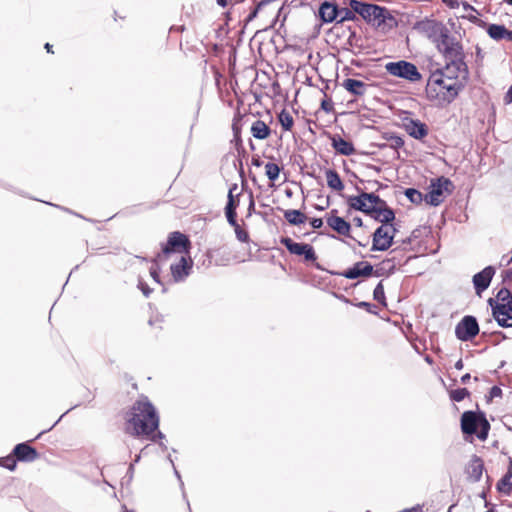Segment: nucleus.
I'll list each match as a JSON object with an SVG mask.
<instances>
[{
  "instance_id": "obj_28",
  "label": "nucleus",
  "mask_w": 512,
  "mask_h": 512,
  "mask_svg": "<svg viewBox=\"0 0 512 512\" xmlns=\"http://www.w3.org/2000/svg\"><path fill=\"white\" fill-rule=\"evenodd\" d=\"M401 260L398 259L396 256H393L391 258H387L382 261L381 267L377 268L374 272L376 276H382L385 272L388 274H392L395 270L396 264H400Z\"/></svg>"
},
{
  "instance_id": "obj_42",
  "label": "nucleus",
  "mask_w": 512,
  "mask_h": 512,
  "mask_svg": "<svg viewBox=\"0 0 512 512\" xmlns=\"http://www.w3.org/2000/svg\"><path fill=\"white\" fill-rule=\"evenodd\" d=\"M387 139L389 141L390 147L393 149L397 150L404 145V140L400 136L391 135Z\"/></svg>"
},
{
  "instance_id": "obj_31",
  "label": "nucleus",
  "mask_w": 512,
  "mask_h": 512,
  "mask_svg": "<svg viewBox=\"0 0 512 512\" xmlns=\"http://www.w3.org/2000/svg\"><path fill=\"white\" fill-rule=\"evenodd\" d=\"M497 490L505 495H510L512 491V475L505 474L497 483Z\"/></svg>"
},
{
  "instance_id": "obj_4",
  "label": "nucleus",
  "mask_w": 512,
  "mask_h": 512,
  "mask_svg": "<svg viewBox=\"0 0 512 512\" xmlns=\"http://www.w3.org/2000/svg\"><path fill=\"white\" fill-rule=\"evenodd\" d=\"M351 9L373 26L380 27L387 19H393L390 12L381 6L368 4L358 0L350 1Z\"/></svg>"
},
{
  "instance_id": "obj_29",
  "label": "nucleus",
  "mask_w": 512,
  "mask_h": 512,
  "mask_svg": "<svg viewBox=\"0 0 512 512\" xmlns=\"http://www.w3.org/2000/svg\"><path fill=\"white\" fill-rule=\"evenodd\" d=\"M284 218L291 225H301L304 224L307 220V216L301 212L300 210H285Z\"/></svg>"
},
{
  "instance_id": "obj_7",
  "label": "nucleus",
  "mask_w": 512,
  "mask_h": 512,
  "mask_svg": "<svg viewBox=\"0 0 512 512\" xmlns=\"http://www.w3.org/2000/svg\"><path fill=\"white\" fill-rule=\"evenodd\" d=\"M385 70L392 76L402 78L413 83L420 81L422 78V75L418 71L416 65L405 60L389 62L385 65Z\"/></svg>"
},
{
  "instance_id": "obj_15",
  "label": "nucleus",
  "mask_w": 512,
  "mask_h": 512,
  "mask_svg": "<svg viewBox=\"0 0 512 512\" xmlns=\"http://www.w3.org/2000/svg\"><path fill=\"white\" fill-rule=\"evenodd\" d=\"M374 272L373 266L366 261H359L355 263L352 267L346 269L345 271L339 273V275L347 278V279H357L359 277H368L372 275Z\"/></svg>"
},
{
  "instance_id": "obj_12",
  "label": "nucleus",
  "mask_w": 512,
  "mask_h": 512,
  "mask_svg": "<svg viewBox=\"0 0 512 512\" xmlns=\"http://www.w3.org/2000/svg\"><path fill=\"white\" fill-rule=\"evenodd\" d=\"M479 333V325L474 316H464L455 327V335L461 341H469Z\"/></svg>"
},
{
  "instance_id": "obj_51",
  "label": "nucleus",
  "mask_w": 512,
  "mask_h": 512,
  "mask_svg": "<svg viewBox=\"0 0 512 512\" xmlns=\"http://www.w3.org/2000/svg\"><path fill=\"white\" fill-rule=\"evenodd\" d=\"M261 10V8H258V5L255 6V8L250 12V14L248 15L247 17V21L250 22L252 21L253 19H255L259 13V11Z\"/></svg>"
},
{
  "instance_id": "obj_34",
  "label": "nucleus",
  "mask_w": 512,
  "mask_h": 512,
  "mask_svg": "<svg viewBox=\"0 0 512 512\" xmlns=\"http://www.w3.org/2000/svg\"><path fill=\"white\" fill-rule=\"evenodd\" d=\"M404 194L414 204H420L424 200L422 193L414 188H407Z\"/></svg>"
},
{
  "instance_id": "obj_19",
  "label": "nucleus",
  "mask_w": 512,
  "mask_h": 512,
  "mask_svg": "<svg viewBox=\"0 0 512 512\" xmlns=\"http://www.w3.org/2000/svg\"><path fill=\"white\" fill-rule=\"evenodd\" d=\"M327 225L336 231L338 234L350 237L351 225L344 218L336 215H331L326 219Z\"/></svg>"
},
{
  "instance_id": "obj_26",
  "label": "nucleus",
  "mask_w": 512,
  "mask_h": 512,
  "mask_svg": "<svg viewBox=\"0 0 512 512\" xmlns=\"http://www.w3.org/2000/svg\"><path fill=\"white\" fill-rule=\"evenodd\" d=\"M251 133L254 138L264 140L269 137L271 130L262 120H256L251 126Z\"/></svg>"
},
{
  "instance_id": "obj_47",
  "label": "nucleus",
  "mask_w": 512,
  "mask_h": 512,
  "mask_svg": "<svg viewBox=\"0 0 512 512\" xmlns=\"http://www.w3.org/2000/svg\"><path fill=\"white\" fill-rule=\"evenodd\" d=\"M355 306H357L359 308H364L369 313L376 314V312L373 310L374 305H372L369 302L361 301V302H358L357 304H355Z\"/></svg>"
},
{
  "instance_id": "obj_54",
  "label": "nucleus",
  "mask_w": 512,
  "mask_h": 512,
  "mask_svg": "<svg viewBox=\"0 0 512 512\" xmlns=\"http://www.w3.org/2000/svg\"><path fill=\"white\" fill-rule=\"evenodd\" d=\"M450 8H457L459 6L458 0H442Z\"/></svg>"
},
{
  "instance_id": "obj_13",
  "label": "nucleus",
  "mask_w": 512,
  "mask_h": 512,
  "mask_svg": "<svg viewBox=\"0 0 512 512\" xmlns=\"http://www.w3.org/2000/svg\"><path fill=\"white\" fill-rule=\"evenodd\" d=\"M495 273L496 268L489 265L472 277L473 287L477 296L481 297L482 293L488 289Z\"/></svg>"
},
{
  "instance_id": "obj_56",
  "label": "nucleus",
  "mask_w": 512,
  "mask_h": 512,
  "mask_svg": "<svg viewBox=\"0 0 512 512\" xmlns=\"http://www.w3.org/2000/svg\"><path fill=\"white\" fill-rule=\"evenodd\" d=\"M505 100L507 103H512V85L510 86L506 93Z\"/></svg>"
},
{
  "instance_id": "obj_23",
  "label": "nucleus",
  "mask_w": 512,
  "mask_h": 512,
  "mask_svg": "<svg viewBox=\"0 0 512 512\" xmlns=\"http://www.w3.org/2000/svg\"><path fill=\"white\" fill-rule=\"evenodd\" d=\"M350 208L361 211L367 215H373L374 206H369L362 192L358 196H350L347 199Z\"/></svg>"
},
{
  "instance_id": "obj_50",
  "label": "nucleus",
  "mask_w": 512,
  "mask_h": 512,
  "mask_svg": "<svg viewBox=\"0 0 512 512\" xmlns=\"http://www.w3.org/2000/svg\"><path fill=\"white\" fill-rule=\"evenodd\" d=\"M310 224H311L312 228L319 229L322 227L323 221L321 218H313V219H311Z\"/></svg>"
},
{
  "instance_id": "obj_58",
  "label": "nucleus",
  "mask_w": 512,
  "mask_h": 512,
  "mask_svg": "<svg viewBox=\"0 0 512 512\" xmlns=\"http://www.w3.org/2000/svg\"><path fill=\"white\" fill-rule=\"evenodd\" d=\"M471 378V375L469 373H466L464 374L462 377H461V382L463 384H466Z\"/></svg>"
},
{
  "instance_id": "obj_35",
  "label": "nucleus",
  "mask_w": 512,
  "mask_h": 512,
  "mask_svg": "<svg viewBox=\"0 0 512 512\" xmlns=\"http://www.w3.org/2000/svg\"><path fill=\"white\" fill-rule=\"evenodd\" d=\"M235 190H237V184H233L232 187L229 189L228 200L225 206V210L236 211L239 201L235 200L234 198L233 193Z\"/></svg>"
},
{
  "instance_id": "obj_61",
  "label": "nucleus",
  "mask_w": 512,
  "mask_h": 512,
  "mask_svg": "<svg viewBox=\"0 0 512 512\" xmlns=\"http://www.w3.org/2000/svg\"><path fill=\"white\" fill-rule=\"evenodd\" d=\"M133 473H134V463H131L129 465V468H128V471H127V474L129 475V477L131 478L133 476Z\"/></svg>"
},
{
  "instance_id": "obj_32",
  "label": "nucleus",
  "mask_w": 512,
  "mask_h": 512,
  "mask_svg": "<svg viewBox=\"0 0 512 512\" xmlns=\"http://www.w3.org/2000/svg\"><path fill=\"white\" fill-rule=\"evenodd\" d=\"M506 27L500 24H490L487 28L488 35L494 40H502Z\"/></svg>"
},
{
  "instance_id": "obj_62",
  "label": "nucleus",
  "mask_w": 512,
  "mask_h": 512,
  "mask_svg": "<svg viewBox=\"0 0 512 512\" xmlns=\"http://www.w3.org/2000/svg\"><path fill=\"white\" fill-rule=\"evenodd\" d=\"M506 307V310H508L510 313H512V300L509 303H503Z\"/></svg>"
},
{
  "instance_id": "obj_48",
  "label": "nucleus",
  "mask_w": 512,
  "mask_h": 512,
  "mask_svg": "<svg viewBox=\"0 0 512 512\" xmlns=\"http://www.w3.org/2000/svg\"><path fill=\"white\" fill-rule=\"evenodd\" d=\"M489 396H490L491 399L496 398V397H501L502 396L501 388L498 387V386H493L490 389Z\"/></svg>"
},
{
  "instance_id": "obj_16",
  "label": "nucleus",
  "mask_w": 512,
  "mask_h": 512,
  "mask_svg": "<svg viewBox=\"0 0 512 512\" xmlns=\"http://www.w3.org/2000/svg\"><path fill=\"white\" fill-rule=\"evenodd\" d=\"M192 260L182 256L179 262L170 266L171 274L175 282L184 281L192 270Z\"/></svg>"
},
{
  "instance_id": "obj_37",
  "label": "nucleus",
  "mask_w": 512,
  "mask_h": 512,
  "mask_svg": "<svg viewBox=\"0 0 512 512\" xmlns=\"http://www.w3.org/2000/svg\"><path fill=\"white\" fill-rule=\"evenodd\" d=\"M449 395L454 402H461L470 395V392L466 388H457L451 390Z\"/></svg>"
},
{
  "instance_id": "obj_10",
  "label": "nucleus",
  "mask_w": 512,
  "mask_h": 512,
  "mask_svg": "<svg viewBox=\"0 0 512 512\" xmlns=\"http://www.w3.org/2000/svg\"><path fill=\"white\" fill-rule=\"evenodd\" d=\"M280 243L285 246L290 254L304 256L307 262H314L317 259L315 250L310 244L294 242L289 237H282Z\"/></svg>"
},
{
  "instance_id": "obj_59",
  "label": "nucleus",
  "mask_w": 512,
  "mask_h": 512,
  "mask_svg": "<svg viewBox=\"0 0 512 512\" xmlns=\"http://www.w3.org/2000/svg\"><path fill=\"white\" fill-rule=\"evenodd\" d=\"M463 367H464L463 361H462V359H459V360L455 363V368H456L457 370H462V369H463Z\"/></svg>"
},
{
  "instance_id": "obj_22",
  "label": "nucleus",
  "mask_w": 512,
  "mask_h": 512,
  "mask_svg": "<svg viewBox=\"0 0 512 512\" xmlns=\"http://www.w3.org/2000/svg\"><path fill=\"white\" fill-rule=\"evenodd\" d=\"M373 215H371L375 220L382 223V225H391L390 223L395 219L394 211L385 205L374 206Z\"/></svg>"
},
{
  "instance_id": "obj_33",
  "label": "nucleus",
  "mask_w": 512,
  "mask_h": 512,
  "mask_svg": "<svg viewBox=\"0 0 512 512\" xmlns=\"http://www.w3.org/2000/svg\"><path fill=\"white\" fill-rule=\"evenodd\" d=\"M280 171H281V169H280L279 165L276 163L268 162L265 165V173H266L268 179L271 181H275L276 179H278Z\"/></svg>"
},
{
  "instance_id": "obj_24",
  "label": "nucleus",
  "mask_w": 512,
  "mask_h": 512,
  "mask_svg": "<svg viewBox=\"0 0 512 512\" xmlns=\"http://www.w3.org/2000/svg\"><path fill=\"white\" fill-rule=\"evenodd\" d=\"M342 86L354 96H362L366 92L367 84L353 78H347L343 81Z\"/></svg>"
},
{
  "instance_id": "obj_5",
  "label": "nucleus",
  "mask_w": 512,
  "mask_h": 512,
  "mask_svg": "<svg viewBox=\"0 0 512 512\" xmlns=\"http://www.w3.org/2000/svg\"><path fill=\"white\" fill-rule=\"evenodd\" d=\"M454 185L449 178L440 176L432 179L429 186V192L424 196V201L431 206L440 205L446 195L453 192Z\"/></svg>"
},
{
  "instance_id": "obj_55",
  "label": "nucleus",
  "mask_w": 512,
  "mask_h": 512,
  "mask_svg": "<svg viewBox=\"0 0 512 512\" xmlns=\"http://www.w3.org/2000/svg\"><path fill=\"white\" fill-rule=\"evenodd\" d=\"M503 39H505L509 42H512V30H509L506 28L504 35H503Z\"/></svg>"
},
{
  "instance_id": "obj_38",
  "label": "nucleus",
  "mask_w": 512,
  "mask_h": 512,
  "mask_svg": "<svg viewBox=\"0 0 512 512\" xmlns=\"http://www.w3.org/2000/svg\"><path fill=\"white\" fill-rule=\"evenodd\" d=\"M373 298L377 302L381 303L383 306H386V297L382 282H379L374 288Z\"/></svg>"
},
{
  "instance_id": "obj_44",
  "label": "nucleus",
  "mask_w": 512,
  "mask_h": 512,
  "mask_svg": "<svg viewBox=\"0 0 512 512\" xmlns=\"http://www.w3.org/2000/svg\"><path fill=\"white\" fill-rule=\"evenodd\" d=\"M355 12L351 9H342L340 10L339 16L340 19L338 22H343L345 20H353L355 18Z\"/></svg>"
},
{
  "instance_id": "obj_49",
  "label": "nucleus",
  "mask_w": 512,
  "mask_h": 512,
  "mask_svg": "<svg viewBox=\"0 0 512 512\" xmlns=\"http://www.w3.org/2000/svg\"><path fill=\"white\" fill-rule=\"evenodd\" d=\"M138 287L141 289V291L143 292V294L146 297H148L150 295V293L152 292V290L149 288V286L145 282L140 281L138 284Z\"/></svg>"
},
{
  "instance_id": "obj_9",
  "label": "nucleus",
  "mask_w": 512,
  "mask_h": 512,
  "mask_svg": "<svg viewBox=\"0 0 512 512\" xmlns=\"http://www.w3.org/2000/svg\"><path fill=\"white\" fill-rule=\"evenodd\" d=\"M437 49L441 52L445 59L455 58L464 55L462 45L456 40L455 37L451 36L449 30L442 33L439 39L435 42Z\"/></svg>"
},
{
  "instance_id": "obj_1",
  "label": "nucleus",
  "mask_w": 512,
  "mask_h": 512,
  "mask_svg": "<svg viewBox=\"0 0 512 512\" xmlns=\"http://www.w3.org/2000/svg\"><path fill=\"white\" fill-rule=\"evenodd\" d=\"M128 423L135 436L150 435L159 427V416L153 404L145 397L134 403Z\"/></svg>"
},
{
  "instance_id": "obj_36",
  "label": "nucleus",
  "mask_w": 512,
  "mask_h": 512,
  "mask_svg": "<svg viewBox=\"0 0 512 512\" xmlns=\"http://www.w3.org/2000/svg\"><path fill=\"white\" fill-rule=\"evenodd\" d=\"M279 121L282 125V128L285 130V131H289L291 130L292 126H293V117L290 115V113L286 112L285 110H283L280 115H279Z\"/></svg>"
},
{
  "instance_id": "obj_27",
  "label": "nucleus",
  "mask_w": 512,
  "mask_h": 512,
  "mask_svg": "<svg viewBox=\"0 0 512 512\" xmlns=\"http://www.w3.org/2000/svg\"><path fill=\"white\" fill-rule=\"evenodd\" d=\"M327 185L329 188L342 191L344 189V184L338 174V172L334 169H327L325 171Z\"/></svg>"
},
{
  "instance_id": "obj_18",
  "label": "nucleus",
  "mask_w": 512,
  "mask_h": 512,
  "mask_svg": "<svg viewBox=\"0 0 512 512\" xmlns=\"http://www.w3.org/2000/svg\"><path fill=\"white\" fill-rule=\"evenodd\" d=\"M404 127L411 137L418 140L423 139L428 134L427 125L420 120L406 118L404 120Z\"/></svg>"
},
{
  "instance_id": "obj_41",
  "label": "nucleus",
  "mask_w": 512,
  "mask_h": 512,
  "mask_svg": "<svg viewBox=\"0 0 512 512\" xmlns=\"http://www.w3.org/2000/svg\"><path fill=\"white\" fill-rule=\"evenodd\" d=\"M497 303H509L512 301V294L509 289L503 287L496 294Z\"/></svg>"
},
{
  "instance_id": "obj_21",
  "label": "nucleus",
  "mask_w": 512,
  "mask_h": 512,
  "mask_svg": "<svg viewBox=\"0 0 512 512\" xmlns=\"http://www.w3.org/2000/svg\"><path fill=\"white\" fill-rule=\"evenodd\" d=\"M331 145L337 153L344 156H350L355 153V147L352 142L335 135L331 138Z\"/></svg>"
},
{
  "instance_id": "obj_25",
  "label": "nucleus",
  "mask_w": 512,
  "mask_h": 512,
  "mask_svg": "<svg viewBox=\"0 0 512 512\" xmlns=\"http://www.w3.org/2000/svg\"><path fill=\"white\" fill-rule=\"evenodd\" d=\"M436 87H439L440 90H446L449 96V99H454L457 95L460 89L462 88L461 81H449L446 78H444V84L442 85H433L432 88H429L427 86L428 91H435Z\"/></svg>"
},
{
  "instance_id": "obj_8",
  "label": "nucleus",
  "mask_w": 512,
  "mask_h": 512,
  "mask_svg": "<svg viewBox=\"0 0 512 512\" xmlns=\"http://www.w3.org/2000/svg\"><path fill=\"white\" fill-rule=\"evenodd\" d=\"M396 228L393 225H381L373 233L372 251L388 250L395 237Z\"/></svg>"
},
{
  "instance_id": "obj_63",
  "label": "nucleus",
  "mask_w": 512,
  "mask_h": 512,
  "mask_svg": "<svg viewBox=\"0 0 512 512\" xmlns=\"http://www.w3.org/2000/svg\"><path fill=\"white\" fill-rule=\"evenodd\" d=\"M506 474L512 475V458H510L509 466Z\"/></svg>"
},
{
  "instance_id": "obj_20",
  "label": "nucleus",
  "mask_w": 512,
  "mask_h": 512,
  "mask_svg": "<svg viewBox=\"0 0 512 512\" xmlns=\"http://www.w3.org/2000/svg\"><path fill=\"white\" fill-rule=\"evenodd\" d=\"M340 10L335 4L328 1L323 2L319 7V17L325 23H331L339 16Z\"/></svg>"
},
{
  "instance_id": "obj_45",
  "label": "nucleus",
  "mask_w": 512,
  "mask_h": 512,
  "mask_svg": "<svg viewBox=\"0 0 512 512\" xmlns=\"http://www.w3.org/2000/svg\"><path fill=\"white\" fill-rule=\"evenodd\" d=\"M225 215H226V218H227V221L228 223L234 227V226H237V220H236V211H230V210H225Z\"/></svg>"
},
{
  "instance_id": "obj_3",
  "label": "nucleus",
  "mask_w": 512,
  "mask_h": 512,
  "mask_svg": "<svg viewBox=\"0 0 512 512\" xmlns=\"http://www.w3.org/2000/svg\"><path fill=\"white\" fill-rule=\"evenodd\" d=\"M461 430L466 435H476L480 440H486L490 424L484 413L465 411L461 415Z\"/></svg>"
},
{
  "instance_id": "obj_60",
  "label": "nucleus",
  "mask_w": 512,
  "mask_h": 512,
  "mask_svg": "<svg viewBox=\"0 0 512 512\" xmlns=\"http://www.w3.org/2000/svg\"><path fill=\"white\" fill-rule=\"evenodd\" d=\"M353 221L356 224V226H358V227H362L363 226V221H362V219L360 217H355L353 219Z\"/></svg>"
},
{
  "instance_id": "obj_6",
  "label": "nucleus",
  "mask_w": 512,
  "mask_h": 512,
  "mask_svg": "<svg viewBox=\"0 0 512 512\" xmlns=\"http://www.w3.org/2000/svg\"><path fill=\"white\" fill-rule=\"evenodd\" d=\"M190 245V240L185 234L178 231L171 232L166 243L162 244L161 253L156 255L153 262L162 261L165 256L171 253H187Z\"/></svg>"
},
{
  "instance_id": "obj_2",
  "label": "nucleus",
  "mask_w": 512,
  "mask_h": 512,
  "mask_svg": "<svg viewBox=\"0 0 512 512\" xmlns=\"http://www.w3.org/2000/svg\"><path fill=\"white\" fill-rule=\"evenodd\" d=\"M443 69L434 72L428 81V87L444 84V78L449 81H461L462 87L469 77L467 64L464 61V55L455 58H447Z\"/></svg>"
},
{
  "instance_id": "obj_43",
  "label": "nucleus",
  "mask_w": 512,
  "mask_h": 512,
  "mask_svg": "<svg viewBox=\"0 0 512 512\" xmlns=\"http://www.w3.org/2000/svg\"><path fill=\"white\" fill-rule=\"evenodd\" d=\"M234 231H235V234H236V237L237 239L240 241V242H247L249 240V235H248V232L243 230L239 224H237V226H234Z\"/></svg>"
},
{
  "instance_id": "obj_30",
  "label": "nucleus",
  "mask_w": 512,
  "mask_h": 512,
  "mask_svg": "<svg viewBox=\"0 0 512 512\" xmlns=\"http://www.w3.org/2000/svg\"><path fill=\"white\" fill-rule=\"evenodd\" d=\"M483 468L482 460L479 457H475L469 467L470 478H472L473 481L478 482L482 477Z\"/></svg>"
},
{
  "instance_id": "obj_57",
  "label": "nucleus",
  "mask_w": 512,
  "mask_h": 512,
  "mask_svg": "<svg viewBox=\"0 0 512 512\" xmlns=\"http://www.w3.org/2000/svg\"><path fill=\"white\" fill-rule=\"evenodd\" d=\"M251 162H252V165L256 166V167H260L262 164V161L260 160L259 157H253Z\"/></svg>"
},
{
  "instance_id": "obj_53",
  "label": "nucleus",
  "mask_w": 512,
  "mask_h": 512,
  "mask_svg": "<svg viewBox=\"0 0 512 512\" xmlns=\"http://www.w3.org/2000/svg\"><path fill=\"white\" fill-rule=\"evenodd\" d=\"M255 211V202L252 194H250V201L248 206V216H250Z\"/></svg>"
},
{
  "instance_id": "obj_14",
  "label": "nucleus",
  "mask_w": 512,
  "mask_h": 512,
  "mask_svg": "<svg viewBox=\"0 0 512 512\" xmlns=\"http://www.w3.org/2000/svg\"><path fill=\"white\" fill-rule=\"evenodd\" d=\"M488 304L491 307L493 318L498 325L503 328H510L511 313L506 310L503 303H497L493 298L488 299Z\"/></svg>"
},
{
  "instance_id": "obj_11",
  "label": "nucleus",
  "mask_w": 512,
  "mask_h": 512,
  "mask_svg": "<svg viewBox=\"0 0 512 512\" xmlns=\"http://www.w3.org/2000/svg\"><path fill=\"white\" fill-rule=\"evenodd\" d=\"M414 29L425 35L433 43H435L437 39H439V36L442 33L447 32V28L443 23L427 18L416 22L414 25Z\"/></svg>"
},
{
  "instance_id": "obj_52",
  "label": "nucleus",
  "mask_w": 512,
  "mask_h": 512,
  "mask_svg": "<svg viewBox=\"0 0 512 512\" xmlns=\"http://www.w3.org/2000/svg\"><path fill=\"white\" fill-rule=\"evenodd\" d=\"M321 108H322L325 112H330V111H332L333 106H332V103H331L330 101L323 100V101L321 102Z\"/></svg>"
},
{
  "instance_id": "obj_46",
  "label": "nucleus",
  "mask_w": 512,
  "mask_h": 512,
  "mask_svg": "<svg viewBox=\"0 0 512 512\" xmlns=\"http://www.w3.org/2000/svg\"><path fill=\"white\" fill-rule=\"evenodd\" d=\"M155 265H153L151 268H150V275L151 277L153 278V280L159 284H161V281H160V273H159V269L156 265L157 262H154Z\"/></svg>"
},
{
  "instance_id": "obj_64",
  "label": "nucleus",
  "mask_w": 512,
  "mask_h": 512,
  "mask_svg": "<svg viewBox=\"0 0 512 512\" xmlns=\"http://www.w3.org/2000/svg\"><path fill=\"white\" fill-rule=\"evenodd\" d=\"M407 511L408 512H423L422 509L419 506L413 507L412 509H409Z\"/></svg>"
},
{
  "instance_id": "obj_40",
  "label": "nucleus",
  "mask_w": 512,
  "mask_h": 512,
  "mask_svg": "<svg viewBox=\"0 0 512 512\" xmlns=\"http://www.w3.org/2000/svg\"><path fill=\"white\" fill-rule=\"evenodd\" d=\"M17 459L14 455L0 458V466L5 467L10 471H14L17 466Z\"/></svg>"
},
{
  "instance_id": "obj_17",
  "label": "nucleus",
  "mask_w": 512,
  "mask_h": 512,
  "mask_svg": "<svg viewBox=\"0 0 512 512\" xmlns=\"http://www.w3.org/2000/svg\"><path fill=\"white\" fill-rule=\"evenodd\" d=\"M13 455L20 462H33L39 456L37 450L26 442L17 444L13 449Z\"/></svg>"
},
{
  "instance_id": "obj_39",
  "label": "nucleus",
  "mask_w": 512,
  "mask_h": 512,
  "mask_svg": "<svg viewBox=\"0 0 512 512\" xmlns=\"http://www.w3.org/2000/svg\"><path fill=\"white\" fill-rule=\"evenodd\" d=\"M362 197H365L366 201L369 203V206H383L385 205V201L382 200L378 195L374 193L362 192Z\"/></svg>"
}]
</instances>
